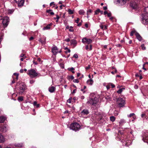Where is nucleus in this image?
<instances>
[{
  "mask_svg": "<svg viewBox=\"0 0 148 148\" xmlns=\"http://www.w3.org/2000/svg\"><path fill=\"white\" fill-rule=\"evenodd\" d=\"M23 71H24L23 69H21L20 71V72L21 73H23Z\"/></svg>",
  "mask_w": 148,
  "mask_h": 148,
  "instance_id": "obj_60",
  "label": "nucleus"
},
{
  "mask_svg": "<svg viewBox=\"0 0 148 148\" xmlns=\"http://www.w3.org/2000/svg\"><path fill=\"white\" fill-rule=\"evenodd\" d=\"M125 122H126L124 120H121L119 122L120 126H122L123 125V124Z\"/></svg>",
  "mask_w": 148,
  "mask_h": 148,
  "instance_id": "obj_20",
  "label": "nucleus"
},
{
  "mask_svg": "<svg viewBox=\"0 0 148 148\" xmlns=\"http://www.w3.org/2000/svg\"><path fill=\"white\" fill-rule=\"evenodd\" d=\"M125 89V88H120L118 91H117V92L119 94H121L123 90Z\"/></svg>",
  "mask_w": 148,
  "mask_h": 148,
  "instance_id": "obj_25",
  "label": "nucleus"
},
{
  "mask_svg": "<svg viewBox=\"0 0 148 148\" xmlns=\"http://www.w3.org/2000/svg\"><path fill=\"white\" fill-rule=\"evenodd\" d=\"M69 78L71 80H73L74 79V77L73 75L70 76H69Z\"/></svg>",
  "mask_w": 148,
  "mask_h": 148,
  "instance_id": "obj_40",
  "label": "nucleus"
},
{
  "mask_svg": "<svg viewBox=\"0 0 148 148\" xmlns=\"http://www.w3.org/2000/svg\"><path fill=\"white\" fill-rule=\"evenodd\" d=\"M141 47L142 49L143 50H145L146 48V47L144 46V44H143V45H141Z\"/></svg>",
  "mask_w": 148,
  "mask_h": 148,
  "instance_id": "obj_35",
  "label": "nucleus"
},
{
  "mask_svg": "<svg viewBox=\"0 0 148 148\" xmlns=\"http://www.w3.org/2000/svg\"><path fill=\"white\" fill-rule=\"evenodd\" d=\"M70 128L73 130L76 131L81 129V127L79 123L75 122L71 124Z\"/></svg>",
  "mask_w": 148,
  "mask_h": 148,
  "instance_id": "obj_2",
  "label": "nucleus"
},
{
  "mask_svg": "<svg viewBox=\"0 0 148 148\" xmlns=\"http://www.w3.org/2000/svg\"><path fill=\"white\" fill-rule=\"evenodd\" d=\"M68 12L69 14H72L73 13V11L70 9H68Z\"/></svg>",
  "mask_w": 148,
  "mask_h": 148,
  "instance_id": "obj_33",
  "label": "nucleus"
},
{
  "mask_svg": "<svg viewBox=\"0 0 148 148\" xmlns=\"http://www.w3.org/2000/svg\"><path fill=\"white\" fill-rule=\"evenodd\" d=\"M33 105L34 106H36L37 108H38L40 106V104H37V102L36 101L34 102Z\"/></svg>",
  "mask_w": 148,
  "mask_h": 148,
  "instance_id": "obj_24",
  "label": "nucleus"
},
{
  "mask_svg": "<svg viewBox=\"0 0 148 148\" xmlns=\"http://www.w3.org/2000/svg\"><path fill=\"white\" fill-rule=\"evenodd\" d=\"M136 33H138V32H137L135 30H132L130 32V35L131 36H133L134 34H135V35H136Z\"/></svg>",
  "mask_w": 148,
  "mask_h": 148,
  "instance_id": "obj_26",
  "label": "nucleus"
},
{
  "mask_svg": "<svg viewBox=\"0 0 148 148\" xmlns=\"http://www.w3.org/2000/svg\"><path fill=\"white\" fill-rule=\"evenodd\" d=\"M18 100L19 101H21L23 100V97L22 96H20L18 97Z\"/></svg>",
  "mask_w": 148,
  "mask_h": 148,
  "instance_id": "obj_28",
  "label": "nucleus"
},
{
  "mask_svg": "<svg viewBox=\"0 0 148 148\" xmlns=\"http://www.w3.org/2000/svg\"><path fill=\"white\" fill-rule=\"evenodd\" d=\"M9 18L8 16L4 17L3 19L2 23L4 25L7 26L9 22Z\"/></svg>",
  "mask_w": 148,
  "mask_h": 148,
  "instance_id": "obj_6",
  "label": "nucleus"
},
{
  "mask_svg": "<svg viewBox=\"0 0 148 148\" xmlns=\"http://www.w3.org/2000/svg\"><path fill=\"white\" fill-rule=\"evenodd\" d=\"M144 12H145V14L148 13V6L144 8Z\"/></svg>",
  "mask_w": 148,
  "mask_h": 148,
  "instance_id": "obj_21",
  "label": "nucleus"
},
{
  "mask_svg": "<svg viewBox=\"0 0 148 148\" xmlns=\"http://www.w3.org/2000/svg\"><path fill=\"white\" fill-rule=\"evenodd\" d=\"M89 113V112L87 110L84 109L81 112L82 115H87Z\"/></svg>",
  "mask_w": 148,
  "mask_h": 148,
  "instance_id": "obj_14",
  "label": "nucleus"
},
{
  "mask_svg": "<svg viewBox=\"0 0 148 148\" xmlns=\"http://www.w3.org/2000/svg\"><path fill=\"white\" fill-rule=\"evenodd\" d=\"M95 98H91L87 102L88 104H90L92 105H95L96 104L97 101V99L96 98L95 99Z\"/></svg>",
  "mask_w": 148,
  "mask_h": 148,
  "instance_id": "obj_4",
  "label": "nucleus"
},
{
  "mask_svg": "<svg viewBox=\"0 0 148 148\" xmlns=\"http://www.w3.org/2000/svg\"><path fill=\"white\" fill-rule=\"evenodd\" d=\"M110 120L112 122H114L115 121V118L114 116H111L110 117Z\"/></svg>",
  "mask_w": 148,
  "mask_h": 148,
  "instance_id": "obj_32",
  "label": "nucleus"
},
{
  "mask_svg": "<svg viewBox=\"0 0 148 148\" xmlns=\"http://www.w3.org/2000/svg\"><path fill=\"white\" fill-rule=\"evenodd\" d=\"M25 85H21L19 87V94L21 95L22 94L25 90Z\"/></svg>",
  "mask_w": 148,
  "mask_h": 148,
  "instance_id": "obj_10",
  "label": "nucleus"
},
{
  "mask_svg": "<svg viewBox=\"0 0 148 148\" xmlns=\"http://www.w3.org/2000/svg\"><path fill=\"white\" fill-rule=\"evenodd\" d=\"M25 0H20L18 3V6L19 7H21L23 6Z\"/></svg>",
  "mask_w": 148,
  "mask_h": 148,
  "instance_id": "obj_15",
  "label": "nucleus"
},
{
  "mask_svg": "<svg viewBox=\"0 0 148 148\" xmlns=\"http://www.w3.org/2000/svg\"><path fill=\"white\" fill-rule=\"evenodd\" d=\"M85 13L84 11L83 10H80L79 11V14L80 15H84Z\"/></svg>",
  "mask_w": 148,
  "mask_h": 148,
  "instance_id": "obj_23",
  "label": "nucleus"
},
{
  "mask_svg": "<svg viewBox=\"0 0 148 148\" xmlns=\"http://www.w3.org/2000/svg\"><path fill=\"white\" fill-rule=\"evenodd\" d=\"M117 3L120 4L121 5H124L126 3V0H116Z\"/></svg>",
  "mask_w": 148,
  "mask_h": 148,
  "instance_id": "obj_12",
  "label": "nucleus"
},
{
  "mask_svg": "<svg viewBox=\"0 0 148 148\" xmlns=\"http://www.w3.org/2000/svg\"><path fill=\"white\" fill-rule=\"evenodd\" d=\"M71 44L73 45H76L77 44L76 41L74 40H72L71 41Z\"/></svg>",
  "mask_w": 148,
  "mask_h": 148,
  "instance_id": "obj_22",
  "label": "nucleus"
},
{
  "mask_svg": "<svg viewBox=\"0 0 148 148\" xmlns=\"http://www.w3.org/2000/svg\"><path fill=\"white\" fill-rule=\"evenodd\" d=\"M73 57L77 58H78V56L77 54H75L73 56Z\"/></svg>",
  "mask_w": 148,
  "mask_h": 148,
  "instance_id": "obj_42",
  "label": "nucleus"
},
{
  "mask_svg": "<svg viewBox=\"0 0 148 148\" xmlns=\"http://www.w3.org/2000/svg\"><path fill=\"white\" fill-rule=\"evenodd\" d=\"M62 6L65 7V6L64 5H61L60 6V9H62Z\"/></svg>",
  "mask_w": 148,
  "mask_h": 148,
  "instance_id": "obj_58",
  "label": "nucleus"
},
{
  "mask_svg": "<svg viewBox=\"0 0 148 148\" xmlns=\"http://www.w3.org/2000/svg\"><path fill=\"white\" fill-rule=\"evenodd\" d=\"M15 146L17 147H22V145L21 144H17L15 145Z\"/></svg>",
  "mask_w": 148,
  "mask_h": 148,
  "instance_id": "obj_37",
  "label": "nucleus"
},
{
  "mask_svg": "<svg viewBox=\"0 0 148 148\" xmlns=\"http://www.w3.org/2000/svg\"><path fill=\"white\" fill-rule=\"evenodd\" d=\"M73 82H76L77 83H78L79 82L78 80L77 79H75L73 80Z\"/></svg>",
  "mask_w": 148,
  "mask_h": 148,
  "instance_id": "obj_41",
  "label": "nucleus"
},
{
  "mask_svg": "<svg viewBox=\"0 0 148 148\" xmlns=\"http://www.w3.org/2000/svg\"><path fill=\"white\" fill-rule=\"evenodd\" d=\"M111 13L110 12L108 13L107 16L108 17H110L111 16Z\"/></svg>",
  "mask_w": 148,
  "mask_h": 148,
  "instance_id": "obj_46",
  "label": "nucleus"
},
{
  "mask_svg": "<svg viewBox=\"0 0 148 148\" xmlns=\"http://www.w3.org/2000/svg\"><path fill=\"white\" fill-rule=\"evenodd\" d=\"M116 101L118 107L119 108L124 106L125 101L122 98L119 97L116 98Z\"/></svg>",
  "mask_w": 148,
  "mask_h": 148,
  "instance_id": "obj_3",
  "label": "nucleus"
},
{
  "mask_svg": "<svg viewBox=\"0 0 148 148\" xmlns=\"http://www.w3.org/2000/svg\"><path fill=\"white\" fill-rule=\"evenodd\" d=\"M27 74L31 78H35L38 76V77L41 76L40 73H38L36 70L33 69L28 70V73Z\"/></svg>",
  "mask_w": 148,
  "mask_h": 148,
  "instance_id": "obj_1",
  "label": "nucleus"
},
{
  "mask_svg": "<svg viewBox=\"0 0 148 148\" xmlns=\"http://www.w3.org/2000/svg\"><path fill=\"white\" fill-rule=\"evenodd\" d=\"M6 119V117L4 116H0V123H3Z\"/></svg>",
  "mask_w": 148,
  "mask_h": 148,
  "instance_id": "obj_19",
  "label": "nucleus"
},
{
  "mask_svg": "<svg viewBox=\"0 0 148 148\" xmlns=\"http://www.w3.org/2000/svg\"><path fill=\"white\" fill-rule=\"evenodd\" d=\"M134 88L135 89H137L138 88V86L137 85H135L134 86Z\"/></svg>",
  "mask_w": 148,
  "mask_h": 148,
  "instance_id": "obj_50",
  "label": "nucleus"
},
{
  "mask_svg": "<svg viewBox=\"0 0 148 148\" xmlns=\"http://www.w3.org/2000/svg\"><path fill=\"white\" fill-rule=\"evenodd\" d=\"M56 18H54V19H56L58 20L59 19V18H60L59 16L58 15H56Z\"/></svg>",
  "mask_w": 148,
  "mask_h": 148,
  "instance_id": "obj_47",
  "label": "nucleus"
},
{
  "mask_svg": "<svg viewBox=\"0 0 148 148\" xmlns=\"http://www.w3.org/2000/svg\"><path fill=\"white\" fill-rule=\"evenodd\" d=\"M65 41L67 42H69L70 41V39L69 38H67L65 40Z\"/></svg>",
  "mask_w": 148,
  "mask_h": 148,
  "instance_id": "obj_54",
  "label": "nucleus"
},
{
  "mask_svg": "<svg viewBox=\"0 0 148 148\" xmlns=\"http://www.w3.org/2000/svg\"><path fill=\"white\" fill-rule=\"evenodd\" d=\"M55 5L54 3V2H52L50 3V6H51L52 5Z\"/></svg>",
  "mask_w": 148,
  "mask_h": 148,
  "instance_id": "obj_56",
  "label": "nucleus"
},
{
  "mask_svg": "<svg viewBox=\"0 0 148 148\" xmlns=\"http://www.w3.org/2000/svg\"><path fill=\"white\" fill-rule=\"evenodd\" d=\"M20 1V0H14V1H15L16 3H18Z\"/></svg>",
  "mask_w": 148,
  "mask_h": 148,
  "instance_id": "obj_63",
  "label": "nucleus"
},
{
  "mask_svg": "<svg viewBox=\"0 0 148 148\" xmlns=\"http://www.w3.org/2000/svg\"><path fill=\"white\" fill-rule=\"evenodd\" d=\"M72 99V98L71 97H70L69 99L68 100L67 102L69 103H71V100Z\"/></svg>",
  "mask_w": 148,
  "mask_h": 148,
  "instance_id": "obj_38",
  "label": "nucleus"
},
{
  "mask_svg": "<svg viewBox=\"0 0 148 148\" xmlns=\"http://www.w3.org/2000/svg\"><path fill=\"white\" fill-rule=\"evenodd\" d=\"M52 11L51 10H47L46 11L47 12L50 13L51 15H53L54 14V13L53 12H51Z\"/></svg>",
  "mask_w": 148,
  "mask_h": 148,
  "instance_id": "obj_27",
  "label": "nucleus"
},
{
  "mask_svg": "<svg viewBox=\"0 0 148 148\" xmlns=\"http://www.w3.org/2000/svg\"><path fill=\"white\" fill-rule=\"evenodd\" d=\"M34 39V37H31L29 38V40H31Z\"/></svg>",
  "mask_w": 148,
  "mask_h": 148,
  "instance_id": "obj_61",
  "label": "nucleus"
},
{
  "mask_svg": "<svg viewBox=\"0 0 148 148\" xmlns=\"http://www.w3.org/2000/svg\"><path fill=\"white\" fill-rule=\"evenodd\" d=\"M136 36L138 40L141 41L142 40V38L138 33H136Z\"/></svg>",
  "mask_w": 148,
  "mask_h": 148,
  "instance_id": "obj_13",
  "label": "nucleus"
},
{
  "mask_svg": "<svg viewBox=\"0 0 148 148\" xmlns=\"http://www.w3.org/2000/svg\"><path fill=\"white\" fill-rule=\"evenodd\" d=\"M100 28H101V29L103 30H104V25H103L101 24L100 26Z\"/></svg>",
  "mask_w": 148,
  "mask_h": 148,
  "instance_id": "obj_44",
  "label": "nucleus"
},
{
  "mask_svg": "<svg viewBox=\"0 0 148 148\" xmlns=\"http://www.w3.org/2000/svg\"><path fill=\"white\" fill-rule=\"evenodd\" d=\"M58 49L56 47H53L51 49V51L54 55H56L58 52Z\"/></svg>",
  "mask_w": 148,
  "mask_h": 148,
  "instance_id": "obj_11",
  "label": "nucleus"
},
{
  "mask_svg": "<svg viewBox=\"0 0 148 148\" xmlns=\"http://www.w3.org/2000/svg\"><path fill=\"white\" fill-rule=\"evenodd\" d=\"M92 45H89V50H91L92 49Z\"/></svg>",
  "mask_w": 148,
  "mask_h": 148,
  "instance_id": "obj_49",
  "label": "nucleus"
},
{
  "mask_svg": "<svg viewBox=\"0 0 148 148\" xmlns=\"http://www.w3.org/2000/svg\"><path fill=\"white\" fill-rule=\"evenodd\" d=\"M135 115L134 114V113L130 114L129 116L128 117H131L132 116H133L134 115Z\"/></svg>",
  "mask_w": 148,
  "mask_h": 148,
  "instance_id": "obj_43",
  "label": "nucleus"
},
{
  "mask_svg": "<svg viewBox=\"0 0 148 148\" xmlns=\"http://www.w3.org/2000/svg\"><path fill=\"white\" fill-rule=\"evenodd\" d=\"M142 21L143 23L145 25H147L148 24V17H145L144 14H143Z\"/></svg>",
  "mask_w": 148,
  "mask_h": 148,
  "instance_id": "obj_9",
  "label": "nucleus"
},
{
  "mask_svg": "<svg viewBox=\"0 0 148 148\" xmlns=\"http://www.w3.org/2000/svg\"><path fill=\"white\" fill-rule=\"evenodd\" d=\"M104 29H107V26L106 25H104Z\"/></svg>",
  "mask_w": 148,
  "mask_h": 148,
  "instance_id": "obj_57",
  "label": "nucleus"
},
{
  "mask_svg": "<svg viewBox=\"0 0 148 148\" xmlns=\"http://www.w3.org/2000/svg\"><path fill=\"white\" fill-rule=\"evenodd\" d=\"M56 88L54 86H51V87H49V91L50 92H53L55 90Z\"/></svg>",
  "mask_w": 148,
  "mask_h": 148,
  "instance_id": "obj_16",
  "label": "nucleus"
},
{
  "mask_svg": "<svg viewBox=\"0 0 148 148\" xmlns=\"http://www.w3.org/2000/svg\"><path fill=\"white\" fill-rule=\"evenodd\" d=\"M138 4L134 1H131L130 6L133 9H136L138 8Z\"/></svg>",
  "mask_w": 148,
  "mask_h": 148,
  "instance_id": "obj_7",
  "label": "nucleus"
},
{
  "mask_svg": "<svg viewBox=\"0 0 148 148\" xmlns=\"http://www.w3.org/2000/svg\"><path fill=\"white\" fill-rule=\"evenodd\" d=\"M33 62L35 64H37L38 63L37 62H35L34 60L33 61Z\"/></svg>",
  "mask_w": 148,
  "mask_h": 148,
  "instance_id": "obj_59",
  "label": "nucleus"
},
{
  "mask_svg": "<svg viewBox=\"0 0 148 148\" xmlns=\"http://www.w3.org/2000/svg\"><path fill=\"white\" fill-rule=\"evenodd\" d=\"M108 12L107 11H105L104 12V14L105 15L106 14H107Z\"/></svg>",
  "mask_w": 148,
  "mask_h": 148,
  "instance_id": "obj_64",
  "label": "nucleus"
},
{
  "mask_svg": "<svg viewBox=\"0 0 148 148\" xmlns=\"http://www.w3.org/2000/svg\"><path fill=\"white\" fill-rule=\"evenodd\" d=\"M35 82V81L33 80H30V83L31 84H32L34 83Z\"/></svg>",
  "mask_w": 148,
  "mask_h": 148,
  "instance_id": "obj_45",
  "label": "nucleus"
},
{
  "mask_svg": "<svg viewBox=\"0 0 148 148\" xmlns=\"http://www.w3.org/2000/svg\"><path fill=\"white\" fill-rule=\"evenodd\" d=\"M50 29V27H49V25H47L46 26L44 27L43 28V30H45V29Z\"/></svg>",
  "mask_w": 148,
  "mask_h": 148,
  "instance_id": "obj_34",
  "label": "nucleus"
},
{
  "mask_svg": "<svg viewBox=\"0 0 148 148\" xmlns=\"http://www.w3.org/2000/svg\"><path fill=\"white\" fill-rule=\"evenodd\" d=\"M103 9L104 10H106L107 9V6H104L103 7Z\"/></svg>",
  "mask_w": 148,
  "mask_h": 148,
  "instance_id": "obj_62",
  "label": "nucleus"
},
{
  "mask_svg": "<svg viewBox=\"0 0 148 148\" xmlns=\"http://www.w3.org/2000/svg\"><path fill=\"white\" fill-rule=\"evenodd\" d=\"M90 65H89L88 66H87L86 67V70H88L90 69Z\"/></svg>",
  "mask_w": 148,
  "mask_h": 148,
  "instance_id": "obj_48",
  "label": "nucleus"
},
{
  "mask_svg": "<svg viewBox=\"0 0 148 148\" xmlns=\"http://www.w3.org/2000/svg\"><path fill=\"white\" fill-rule=\"evenodd\" d=\"M87 82L89 84L92 85L93 83V81L91 79H90L87 81Z\"/></svg>",
  "mask_w": 148,
  "mask_h": 148,
  "instance_id": "obj_29",
  "label": "nucleus"
},
{
  "mask_svg": "<svg viewBox=\"0 0 148 148\" xmlns=\"http://www.w3.org/2000/svg\"><path fill=\"white\" fill-rule=\"evenodd\" d=\"M5 139L3 136L0 134V143H2L4 142Z\"/></svg>",
  "mask_w": 148,
  "mask_h": 148,
  "instance_id": "obj_17",
  "label": "nucleus"
},
{
  "mask_svg": "<svg viewBox=\"0 0 148 148\" xmlns=\"http://www.w3.org/2000/svg\"><path fill=\"white\" fill-rule=\"evenodd\" d=\"M68 69L69 71H71L73 73H75V71H73L75 70L74 68L72 67L71 68H69Z\"/></svg>",
  "mask_w": 148,
  "mask_h": 148,
  "instance_id": "obj_31",
  "label": "nucleus"
},
{
  "mask_svg": "<svg viewBox=\"0 0 148 148\" xmlns=\"http://www.w3.org/2000/svg\"><path fill=\"white\" fill-rule=\"evenodd\" d=\"M82 42L84 43L89 44L92 42V40L90 39L85 38L82 39Z\"/></svg>",
  "mask_w": 148,
  "mask_h": 148,
  "instance_id": "obj_8",
  "label": "nucleus"
},
{
  "mask_svg": "<svg viewBox=\"0 0 148 148\" xmlns=\"http://www.w3.org/2000/svg\"><path fill=\"white\" fill-rule=\"evenodd\" d=\"M143 136V140L144 142L148 143V131L144 132Z\"/></svg>",
  "mask_w": 148,
  "mask_h": 148,
  "instance_id": "obj_5",
  "label": "nucleus"
},
{
  "mask_svg": "<svg viewBox=\"0 0 148 148\" xmlns=\"http://www.w3.org/2000/svg\"><path fill=\"white\" fill-rule=\"evenodd\" d=\"M39 41L41 42L42 45H44L45 44L46 42V38H40L39 40Z\"/></svg>",
  "mask_w": 148,
  "mask_h": 148,
  "instance_id": "obj_18",
  "label": "nucleus"
},
{
  "mask_svg": "<svg viewBox=\"0 0 148 148\" xmlns=\"http://www.w3.org/2000/svg\"><path fill=\"white\" fill-rule=\"evenodd\" d=\"M71 51V50L69 49H67V50L65 51V53H67V52H69V53H70Z\"/></svg>",
  "mask_w": 148,
  "mask_h": 148,
  "instance_id": "obj_53",
  "label": "nucleus"
},
{
  "mask_svg": "<svg viewBox=\"0 0 148 148\" xmlns=\"http://www.w3.org/2000/svg\"><path fill=\"white\" fill-rule=\"evenodd\" d=\"M100 12V10L99 9H98L97 10H96V11L95 12V15H97Z\"/></svg>",
  "mask_w": 148,
  "mask_h": 148,
  "instance_id": "obj_30",
  "label": "nucleus"
},
{
  "mask_svg": "<svg viewBox=\"0 0 148 148\" xmlns=\"http://www.w3.org/2000/svg\"><path fill=\"white\" fill-rule=\"evenodd\" d=\"M60 66L62 69H63L64 68V65L63 64H60Z\"/></svg>",
  "mask_w": 148,
  "mask_h": 148,
  "instance_id": "obj_39",
  "label": "nucleus"
},
{
  "mask_svg": "<svg viewBox=\"0 0 148 148\" xmlns=\"http://www.w3.org/2000/svg\"><path fill=\"white\" fill-rule=\"evenodd\" d=\"M79 18H77V20H75V22L77 23H78L79 21Z\"/></svg>",
  "mask_w": 148,
  "mask_h": 148,
  "instance_id": "obj_52",
  "label": "nucleus"
},
{
  "mask_svg": "<svg viewBox=\"0 0 148 148\" xmlns=\"http://www.w3.org/2000/svg\"><path fill=\"white\" fill-rule=\"evenodd\" d=\"M111 86H112V88H113L115 87V86L114 84L112 83H111Z\"/></svg>",
  "mask_w": 148,
  "mask_h": 148,
  "instance_id": "obj_55",
  "label": "nucleus"
},
{
  "mask_svg": "<svg viewBox=\"0 0 148 148\" xmlns=\"http://www.w3.org/2000/svg\"><path fill=\"white\" fill-rule=\"evenodd\" d=\"M86 49L87 50H88L89 49V45H87L86 46Z\"/></svg>",
  "mask_w": 148,
  "mask_h": 148,
  "instance_id": "obj_51",
  "label": "nucleus"
},
{
  "mask_svg": "<svg viewBox=\"0 0 148 148\" xmlns=\"http://www.w3.org/2000/svg\"><path fill=\"white\" fill-rule=\"evenodd\" d=\"M92 11L91 9H89L87 11V15H89V13H91Z\"/></svg>",
  "mask_w": 148,
  "mask_h": 148,
  "instance_id": "obj_36",
  "label": "nucleus"
}]
</instances>
